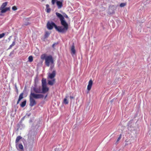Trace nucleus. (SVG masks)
Masks as SVG:
<instances>
[{"mask_svg": "<svg viewBox=\"0 0 151 151\" xmlns=\"http://www.w3.org/2000/svg\"><path fill=\"white\" fill-rule=\"evenodd\" d=\"M55 14L57 17L60 19L62 26H57L54 22H48L47 24V28L48 29L51 30L54 27L56 30L58 32L62 33H66L68 28V24L61 14L58 12H56Z\"/></svg>", "mask_w": 151, "mask_h": 151, "instance_id": "f257e3e1", "label": "nucleus"}, {"mask_svg": "<svg viewBox=\"0 0 151 151\" xmlns=\"http://www.w3.org/2000/svg\"><path fill=\"white\" fill-rule=\"evenodd\" d=\"M44 97L43 95L41 94H35L32 92V89L29 95V105L32 107L36 104V102L34 98L39 99L43 98Z\"/></svg>", "mask_w": 151, "mask_h": 151, "instance_id": "f03ea898", "label": "nucleus"}, {"mask_svg": "<svg viewBox=\"0 0 151 151\" xmlns=\"http://www.w3.org/2000/svg\"><path fill=\"white\" fill-rule=\"evenodd\" d=\"M53 58L51 55L47 56L45 60V64L47 66H49L50 64H53Z\"/></svg>", "mask_w": 151, "mask_h": 151, "instance_id": "7ed1b4c3", "label": "nucleus"}, {"mask_svg": "<svg viewBox=\"0 0 151 151\" xmlns=\"http://www.w3.org/2000/svg\"><path fill=\"white\" fill-rule=\"evenodd\" d=\"M116 9V7L114 6H110L109 7L108 13L109 14H114L115 10Z\"/></svg>", "mask_w": 151, "mask_h": 151, "instance_id": "20e7f679", "label": "nucleus"}, {"mask_svg": "<svg viewBox=\"0 0 151 151\" xmlns=\"http://www.w3.org/2000/svg\"><path fill=\"white\" fill-rule=\"evenodd\" d=\"M32 89V92L33 91L36 93H41V90L40 88L32 87L31 90Z\"/></svg>", "mask_w": 151, "mask_h": 151, "instance_id": "39448f33", "label": "nucleus"}, {"mask_svg": "<svg viewBox=\"0 0 151 151\" xmlns=\"http://www.w3.org/2000/svg\"><path fill=\"white\" fill-rule=\"evenodd\" d=\"M56 73V71L55 70H54L52 71V73H49L48 75V77L51 79H54V78L55 76Z\"/></svg>", "mask_w": 151, "mask_h": 151, "instance_id": "423d86ee", "label": "nucleus"}, {"mask_svg": "<svg viewBox=\"0 0 151 151\" xmlns=\"http://www.w3.org/2000/svg\"><path fill=\"white\" fill-rule=\"evenodd\" d=\"M42 90H41V93H45L47 92L49 90V88L47 86H42Z\"/></svg>", "mask_w": 151, "mask_h": 151, "instance_id": "0eeeda50", "label": "nucleus"}, {"mask_svg": "<svg viewBox=\"0 0 151 151\" xmlns=\"http://www.w3.org/2000/svg\"><path fill=\"white\" fill-rule=\"evenodd\" d=\"M93 83V81L91 80H90L87 86V89L88 91H90L91 88Z\"/></svg>", "mask_w": 151, "mask_h": 151, "instance_id": "6e6552de", "label": "nucleus"}, {"mask_svg": "<svg viewBox=\"0 0 151 151\" xmlns=\"http://www.w3.org/2000/svg\"><path fill=\"white\" fill-rule=\"evenodd\" d=\"M56 4L58 9H60L63 6L62 1H57Z\"/></svg>", "mask_w": 151, "mask_h": 151, "instance_id": "1a4fd4ad", "label": "nucleus"}, {"mask_svg": "<svg viewBox=\"0 0 151 151\" xmlns=\"http://www.w3.org/2000/svg\"><path fill=\"white\" fill-rule=\"evenodd\" d=\"M22 138V137L20 136H17L16 139L15 141L16 147L17 148L18 147V143L20 140Z\"/></svg>", "mask_w": 151, "mask_h": 151, "instance_id": "9d476101", "label": "nucleus"}, {"mask_svg": "<svg viewBox=\"0 0 151 151\" xmlns=\"http://www.w3.org/2000/svg\"><path fill=\"white\" fill-rule=\"evenodd\" d=\"M7 3V2H5L2 4L0 8V10H1V11L2 10L4 9H5L4 8L6 6Z\"/></svg>", "mask_w": 151, "mask_h": 151, "instance_id": "9b49d317", "label": "nucleus"}, {"mask_svg": "<svg viewBox=\"0 0 151 151\" xmlns=\"http://www.w3.org/2000/svg\"><path fill=\"white\" fill-rule=\"evenodd\" d=\"M55 82V79H53L51 80L48 81V84L50 86H52Z\"/></svg>", "mask_w": 151, "mask_h": 151, "instance_id": "f8f14e48", "label": "nucleus"}, {"mask_svg": "<svg viewBox=\"0 0 151 151\" xmlns=\"http://www.w3.org/2000/svg\"><path fill=\"white\" fill-rule=\"evenodd\" d=\"M71 54L73 55H74L76 53V51L75 49V46L73 44L71 46Z\"/></svg>", "mask_w": 151, "mask_h": 151, "instance_id": "ddd939ff", "label": "nucleus"}, {"mask_svg": "<svg viewBox=\"0 0 151 151\" xmlns=\"http://www.w3.org/2000/svg\"><path fill=\"white\" fill-rule=\"evenodd\" d=\"M42 86H47L46 79L45 78H43L42 80Z\"/></svg>", "mask_w": 151, "mask_h": 151, "instance_id": "4468645a", "label": "nucleus"}, {"mask_svg": "<svg viewBox=\"0 0 151 151\" xmlns=\"http://www.w3.org/2000/svg\"><path fill=\"white\" fill-rule=\"evenodd\" d=\"M10 9V7H6L4 9H3L1 11V13H4L6 12L7 11L9 10Z\"/></svg>", "mask_w": 151, "mask_h": 151, "instance_id": "2eb2a0df", "label": "nucleus"}, {"mask_svg": "<svg viewBox=\"0 0 151 151\" xmlns=\"http://www.w3.org/2000/svg\"><path fill=\"white\" fill-rule=\"evenodd\" d=\"M26 101L25 100L23 101L20 104V106L22 107H24L25 106L26 104Z\"/></svg>", "mask_w": 151, "mask_h": 151, "instance_id": "dca6fc26", "label": "nucleus"}, {"mask_svg": "<svg viewBox=\"0 0 151 151\" xmlns=\"http://www.w3.org/2000/svg\"><path fill=\"white\" fill-rule=\"evenodd\" d=\"M18 147L19 148L20 150H23V145L20 144H19V145H18V147H17V149H18Z\"/></svg>", "mask_w": 151, "mask_h": 151, "instance_id": "f3484780", "label": "nucleus"}, {"mask_svg": "<svg viewBox=\"0 0 151 151\" xmlns=\"http://www.w3.org/2000/svg\"><path fill=\"white\" fill-rule=\"evenodd\" d=\"M47 56H46L45 54H43L41 56V58L42 60L46 59Z\"/></svg>", "mask_w": 151, "mask_h": 151, "instance_id": "a211bd4d", "label": "nucleus"}, {"mask_svg": "<svg viewBox=\"0 0 151 151\" xmlns=\"http://www.w3.org/2000/svg\"><path fill=\"white\" fill-rule=\"evenodd\" d=\"M67 96H66L65 98L63 100V103L65 104H68V101L67 99Z\"/></svg>", "mask_w": 151, "mask_h": 151, "instance_id": "6ab92c4d", "label": "nucleus"}, {"mask_svg": "<svg viewBox=\"0 0 151 151\" xmlns=\"http://www.w3.org/2000/svg\"><path fill=\"white\" fill-rule=\"evenodd\" d=\"M50 34V33L48 32H46L45 33V34L44 36V37L45 38H47L48 37L49 35Z\"/></svg>", "mask_w": 151, "mask_h": 151, "instance_id": "aec40b11", "label": "nucleus"}, {"mask_svg": "<svg viewBox=\"0 0 151 151\" xmlns=\"http://www.w3.org/2000/svg\"><path fill=\"white\" fill-rule=\"evenodd\" d=\"M23 93H21L19 96L18 99L21 100L23 98Z\"/></svg>", "mask_w": 151, "mask_h": 151, "instance_id": "412c9836", "label": "nucleus"}, {"mask_svg": "<svg viewBox=\"0 0 151 151\" xmlns=\"http://www.w3.org/2000/svg\"><path fill=\"white\" fill-rule=\"evenodd\" d=\"M29 61L30 62H32L33 60V57L32 56H30L28 58Z\"/></svg>", "mask_w": 151, "mask_h": 151, "instance_id": "4be33fe9", "label": "nucleus"}, {"mask_svg": "<svg viewBox=\"0 0 151 151\" xmlns=\"http://www.w3.org/2000/svg\"><path fill=\"white\" fill-rule=\"evenodd\" d=\"M126 5V3H121L120 5V6L121 7H123L125 6Z\"/></svg>", "mask_w": 151, "mask_h": 151, "instance_id": "5701e85b", "label": "nucleus"}, {"mask_svg": "<svg viewBox=\"0 0 151 151\" xmlns=\"http://www.w3.org/2000/svg\"><path fill=\"white\" fill-rule=\"evenodd\" d=\"M38 79L37 77L35 78L34 80V83H37L38 82Z\"/></svg>", "mask_w": 151, "mask_h": 151, "instance_id": "b1692460", "label": "nucleus"}, {"mask_svg": "<svg viewBox=\"0 0 151 151\" xmlns=\"http://www.w3.org/2000/svg\"><path fill=\"white\" fill-rule=\"evenodd\" d=\"M5 35L4 33H2V34H0V38H2Z\"/></svg>", "mask_w": 151, "mask_h": 151, "instance_id": "393cba45", "label": "nucleus"}, {"mask_svg": "<svg viewBox=\"0 0 151 151\" xmlns=\"http://www.w3.org/2000/svg\"><path fill=\"white\" fill-rule=\"evenodd\" d=\"M58 1L57 0H52V4L54 5L55 2L57 3V1Z\"/></svg>", "mask_w": 151, "mask_h": 151, "instance_id": "a878e982", "label": "nucleus"}, {"mask_svg": "<svg viewBox=\"0 0 151 151\" xmlns=\"http://www.w3.org/2000/svg\"><path fill=\"white\" fill-rule=\"evenodd\" d=\"M17 8L15 6H14L12 7V9L14 11H15L17 10Z\"/></svg>", "mask_w": 151, "mask_h": 151, "instance_id": "bb28decb", "label": "nucleus"}, {"mask_svg": "<svg viewBox=\"0 0 151 151\" xmlns=\"http://www.w3.org/2000/svg\"><path fill=\"white\" fill-rule=\"evenodd\" d=\"M121 138V134H120L117 140V142L119 141Z\"/></svg>", "mask_w": 151, "mask_h": 151, "instance_id": "cd10ccee", "label": "nucleus"}, {"mask_svg": "<svg viewBox=\"0 0 151 151\" xmlns=\"http://www.w3.org/2000/svg\"><path fill=\"white\" fill-rule=\"evenodd\" d=\"M15 40H14V41L13 42L12 44V45L13 46L15 45Z\"/></svg>", "mask_w": 151, "mask_h": 151, "instance_id": "c85d7f7f", "label": "nucleus"}, {"mask_svg": "<svg viewBox=\"0 0 151 151\" xmlns=\"http://www.w3.org/2000/svg\"><path fill=\"white\" fill-rule=\"evenodd\" d=\"M50 8H47V13L50 12Z\"/></svg>", "mask_w": 151, "mask_h": 151, "instance_id": "c756f323", "label": "nucleus"}, {"mask_svg": "<svg viewBox=\"0 0 151 151\" xmlns=\"http://www.w3.org/2000/svg\"><path fill=\"white\" fill-rule=\"evenodd\" d=\"M37 83H34V87H35L36 88L37 87Z\"/></svg>", "mask_w": 151, "mask_h": 151, "instance_id": "7c9ffc66", "label": "nucleus"}, {"mask_svg": "<svg viewBox=\"0 0 151 151\" xmlns=\"http://www.w3.org/2000/svg\"><path fill=\"white\" fill-rule=\"evenodd\" d=\"M13 46L12 45V44L10 46L9 48H8V50H9L11 48L13 47Z\"/></svg>", "mask_w": 151, "mask_h": 151, "instance_id": "2f4dec72", "label": "nucleus"}, {"mask_svg": "<svg viewBox=\"0 0 151 151\" xmlns=\"http://www.w3.org/2000/svg\"><path fill=\"white\" fill-rule=\"evenodd\" d=\"M57 43H54V44L52 45V47H55V45H57Z\"/></svg>", "mask_w": 151, "mask_h": 151, "instance_id": "473e14b6", "label": "nucleus"}, {"mask_svg": "<svg viewBox=\"0 0 151 151\" xmlns=\"http://www.w3.org/2000/svg\"><path fill=\"white\" fill-rule=\"evenodd\" d=\"M13 53H14V51H12V52H11L10 53V54L9 55L10 56H11V55H12V54H13Z\"/></svg>", "mask_w": 151, "mask_h": 151, "instance_id": "72a5a7b5", "label": "nucleus"}, {"mask_svg": "<svg viewBox=\"0 0 151 151\" xmlns=\"http://www.w3.org/2000/svg\"><path fill=\"white\" fill-rule=\"evenodd\" d=\"M21 100H19V99H18L17 101V104H18L19 102Z\"/></svg>", "mask_w": 151, "mask_h": 151, "instance_id": "f704fd0d", "label": "nucleus"}, {"mask_svg": "<svg viewBox=\"0 0 151 151\" xmlns=\"http://www.w3.org/2000/svg\"><path fill=\"white\" fill-rule=\"evenodd\" d=\"M70 98L71 99H73L74 98V97L73 96H70Z\"/></svg>", "mask_w": 151, "mask_h": 151, "instance_id": "c9c22d12", "label": "nucleus"}, {"mask_svg": "<svg viewBox=\"0 0 151 151\" xmlns=\"http://www.w3.org/2000/svg\"><path fill=\"white\" fill-rule=\"evenodd\" d=\"M25 118V116H24V117H23L22 118V120H23L24 118Z\"/></svg>", "mask_w": 151, "mask_h": 151, "instance_id": "e433bc0d", "label": "nucleus"}, {"mask_svg": "<svg viewBox=\"0 0 151 151\" xmlns=\"http://www.w3.org/2000/svg\"><path fill=\"white\" fill-rule=\"evenodd\" d=\"M28 23H29L28 22L26 23L25 24H24V25H27L28 24Z\"/></svg>", "mask_w": 151, "mask_h": 151, "instance_id": "4c0bfd02", "label": "nucleus"}, {"mask_svg": "<svg viewBox=\"0 0 151 151\" xmlns=\"http://www.w3.org/2000/svg\"><path fill=\"white\" fill-rule=\"evenodd\" d=\"M65 17L66 18H68V16L67 15H66L65 16Z\"/></svg>", "mask_w": 151, "mask_h": 151, "instance_id": "58836bf2", "label": "nucleus"}, {"mask_svg": "<svg viewBox=\"0 0 151 151\" xmlns=\"http://www.w3.org/2000/svg\"><path fill=\"white\" fill-rule=\"evenodd\" d=\"M15 87H16V90H17V91L18 92V89H17V87L16 86H15Z\"/></svg>", "mask_w": 151, "mask_h": 151, "instance_id": "ea45409f", "label": "nucleus"}, {"mask_svg": "<svg viewBox=\"0 0 151 151\" xmlns=\"http://www.w3.org/2000/svg\"><path fill=\"white\" fill-rule=\"evenodd\" d=\"M46 6L47 8V7H48L49 6V5L48 4H47L46 5Z\"/></svg>", "mask_w": 151, "mask_h": 151, "instance_id": "a19ab883", "label": "nucleus"}, {"mask_svg": "<svg viewBox=\"0 0 151 151\" xmlns=\"http://www.w3.org/2000/svg\"><path fill=\"white\" fill-rule=\"evenodd\" d=\"M47 95H46L45 96V99L47 97Z\"/></svg>", "mask_w": 151, "mask_h": 151, "instance_id": "79ce46f5", "label": "nucleus"}, {"mask_svg": "<svg viewBox=\"0 0 151 151\" xmlns=\"http://www.w3.org/2000/svg\"><path fill=\"white\" fill-rule=\"evenodd\" d=\"M45 0H40L42 2L44 1Z\"/></svg>", "mask_w": 151, "mask_h": 151, "instance_id": "37998d69", "label": "nucleus"}, {"mask_svg": "<svg viewBox=\"0 0 151 151\" xmlns=\"http://www.w3.org/2000/svg\"><path fill=\"white\" fill-rule=\"evenodd\" d=\"M51 67V68H52V66H51V67Z\"/></svg>", "mask_w": 151, "mask_h": 151, "instance_id": "c03bdc74", "label": "nucleus"}]
</instances>
